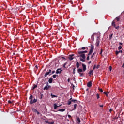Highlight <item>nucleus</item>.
I'll use <instances>...</instances> for the list:
<instances>
[{"label": "nucleus", "mask_w": 124, "mask_h": 124, "mask_svg": "<svg viewBox=\"0 0 124 124\" xmlns=\"http://www.w3.org/2000/svg\"><path fill=\"white\" fill-rule=\"evenodd\" d=\"M96 68V65H94L93 68V70H94Z\"/></svg>", "instance_id": "nucleus-40"}, {"label": "nucleus", "mask_w": 124, "mask_h": 124, "mask_svg": "<svg viewBox=\"0 0 124 124\" xmlns=\"http://www.w3.org/2000/svg\"><path fill=\"white\" fill-rule=\"evenodd\" d=\"M93 55H92V56H91V59H93Z\"/></svg>", "instance_id": "nucleus-60"}, {"label": "nucleus", "mask_w": 124, "mask_h": 124, "mask_svg": "<svg viewBox=\"0 0 124 124\" xmlns=\"http://www.w3.org/2000/svg\"><path fill=\"white\" fill-rule=\"evenodd\" d=\"M112 27H114L116 30H119L120 29V26L119 25H116V22H115L114 21L112 22Z\"/></svg>", "instance_id": "nucleus-5"}, {"label": "nucleus", "mask_w": 124, "mask_h": 124, "mask_svg": "<svg viewBox=\"0 0 124 124\" xmlns=\"http://www.w3.org/2000/svg\"><path fill=\"white\" fill-rule=\"evenodd\" d=\"M91 63H92V61H89L88 62V64H91Z\"/></svg>", "instance_id": "nucleus-51"}, {"label": "nucleus", "mask_w": 124, "mask_h": 124, "mask_svg": "<svg viewBox=\"0 0 124 124\" xmlns=\"http://www.w3.org/2000/svg\"><path fill=\"white\" fill-rule=\"evenodd\" d=\"M87 87H88V88H91L92 87V82H88Z\"/></svg>", "instance_id": "nucleus-16"}, {"label": "nucleus", "mask_w": 124, "mask_h": 124, "mask_svg": "<svg viewBox=\"0 0 124 124\" xmlns=\"http://www.w3.org/2000/svg\"><path fill=\"white\" fill-rule=\"evenodd\" d=\"M98 90L99 92H100L101 93H103V90H102V88H99Z\"/></svg>", "instance_id": "nucleus-32"}, {"label": "nucleus", "mask_w": 124, "mask_h": 124, "mask_svg": "<svg viewBox=\"0 0 124 124\" xmlns=\"http://www.w3.org/2000/svg\"><path fill=\"white\" fill-rule=\"evenodd\" d=\"M79 73L80 76H83V75H84V74L82 73Z\"/></svg>", "instance_id": "nucleus-41"}, {"label": "nucleus", "mask_w": 124, "mask_h": 124, "mask_svg": "<svg viewBox=\"0 0 124 124\" xmlns=\"http://www.w3.org/2000/svg\"><path fill=\"white\" fill-rule=\"evenodd\" d=\"M109 93H110L109 92H104V94H105L107 97H108Z\"/></svg>", "instance_id": "nucleus-13"}, {"label": "nucleus", "mask_w": 124, "mask_h": 124, "mask_svg": "<svg viewBox=\"0 0 124 124\" xmlns=\"http://www.w3.org/2000/svg\"><path fill=\"white\" fill-rule=\"evenodd\" d=\"M67 63H64L63 65V67H64V68H66V67H65V65H66Z\"/></svg>", "instance_id": "nucleus-37"}, {"label": "nucleus", "mask_w": 124, "mask_h": 124, "mask_svg": "<svg viewBox=\"0 0 124 124\" xmlns=\"http://www.w3.org/2000/svg\"><path fill=\"white\" fill-rule=\"evenodd\" d=\"M95 54H96V53L94 52V53H93V56H94V55H95Z\"/></svg>", "instance_id": "nucleus-58"}, {"label": "nucleus", "mask_w": 124, "mask_h": 124, "mask_svg": "<svg viewBox=\"0 0 124 124\" xmlns=\"http://www.w3.org/2000/svg\"><path fill=\"white\" fill-rule=\"evenodd\" d=\"M88 48V47L86 46V47H82L81 48H79L78 50L79 51H82V50H86V49H87Z\"/></svg>", "instance_id": "nucleus-17"}, {"label": "nucleus", "mask_w": 124, "mask_h": 124, "mask_svg": "<svg viewBox=\"0 0 124 124\" xmlns=\"http://www.w3.org/2000/svg\"><path fill=\"white\" fill-rule=\"evenodd\" d=\"M68 118H71V116L70 115H68Z\"/></svg>", "instance_id": "nucleus-55"}, {"label": "nucleus", "mask_w": 124, "mask_h": 124, "mask_svg": "<svg viewBox=\"0 0 124 124\" xmlns=\"http://www.w3.org/2000/svg\"><path fill=\"white\" fill-rule=\"evenodd\" d=\"M103 52V50L102 49V48L101 49V51L100 53V55H101V56H102V52Z\"/></svg>", "instance_id": "nucleus-34"}, {"label": "nucleus", "mask_w": 124, "mask_h": 124, "mask_svg": "<svg viewBox=\"0 0 124 124\" xmlns=\"http://www.w3.org/2000/svg\"><path fill=\"white\" fill-rule=\"evenodd\" d=\"M99 66H100L99 65H97V66L96 67V68L97 69H98V68H99Z\"/></svg>", "instance_id": "nucleus-46"}, {"label": "nucleus", "mask_w": 124, "mask_h": 124, "mask_svg": "<svg viewBox=\"0 0 124 124\" xmlns=\"http://www.w3.org/2000/svg\"><path fill=\"white\" fill-rule=\"evenodd\" d=\"M72 99V97L70 98V99L68 101L67 103V104H68V105H70V104H71V102H72V101H71Z\"/></svg>", "instance_id": "nucleus-12"}, {"label": "nucleus", "mask_w": 124, "mask_h": 124, "mask_svg": "<svg viewBox=\"0 0 124 124\" xmlns=\"http://www.w3.org/2000/svg\"><path fill=\"white\" fill-rule=\"evenodd\" d=\"M36 112L37 113V115H39V114H40V113L38 111H37Z\"/></svg>", "instance_id": "nucleus-52"}, {"label": "nucleus", "mask_w": 124, "mask_h": 124, "mask_svg": "<svg viewBox=\"0 0 124 124\" xmlns=\"http://www.w3.org/2000/svg\"><path fill=\"white\" fill-rule=\"evenodd\" d=\"M115 20H117V22H119L120 21V17H116Z\"/></svg>", "instance_id": "nucleus-35"}, {"label": "nucleus", "mask_w": 124, "mask_h": 124, "mask_svg": "<svg viewBox=\"0 0 124 124\" xmlns=\"http://www.w3.org/2000/svg\"><path fill=\"white\" fill-rule=\"evenodd\" d=\"M58 106H59V107H60V106H62V105H60Z\"/></svg>", "instance_id": "nucleus-61"}, {"label": "nucleus", "mask_w": 124, "mask_h": 124, "mask_svg": "<svg viewBox=\"0 0 124 124\" xmlns=\"http://www.w3.org/2000/svg\"><path fill=\"white\" fill-rule=\"evenodd\" d=\"M112 111H113V109H112V108H110L109 109V112H112Z\"/></svg>", "instance_id": "nucleus-50"}, {"label": "nucleus", "mask_w": 124, "mask_h": 124, "mask_svg": "<svg viewBox=\"0 0 124 124\" xmlns=\"http://www.w3.org/2000/svg\"><path fill=\"white\" fill-rule=\"evenodd\" d=\"M46 123H48L49 124H54V122H49L48 121H46Z\"/></svg>", "instance_id": "nucleus-31"}, {"label": "nucleus", "mask_w": 124, "mask_h": 124, "mask_svg": "<svg viewBox=\"0 0 124 124\" xmlns=\"http://www.w3.org/2000/svg\"><path fill=\"white\" fill-rule=\"evenodd\" d=\"M82 65L83 67V70L84 72H85V70H87V66L84 64H82Z\"/></svg>", "instance_id": "nucleus-11"}, {"label": "nucleus", "mask_w": 124, "mask_h": 124, "mask_svg": "<svg viewBox=\"0 0 124 124\" xmlns=\"http://www.w3.org/2000/svg\"><path fill=\"white\" fill-rule=\"evenodd\" d=\"M112 27H114L116 30H119L120 29V26L119 25H116V22H115L114 21L112 22Z\"/></svg>", "instance_id": "nucleus-6"}, {"label": "nucleus", "mask_w": 124, "mask_h": 124, "mask_svg": "<svg viewBox=\"0 0 124 124\" xmlns=\"http://www.w3.org/2000/svg\"><path fill=\"white\" fill-rule=\"evenodd\" d=\"M50 73H52V70L51 69H49L48 70V72H46L44 75V77H46V76H47V75H49Z\"/></svg>", "instance_id": "nucleus-9"}, {"label": "nucleus", "mask_w": 124, "mask_h": 124, "mask_svg": "<svg viewBox=\"0 0 124 124\" xmlns=\"http://www.w3.org/2000/svg\"><path fill=\"white\" fill-rule=\"evenodd\" d=\"M76 66H77V68H79V67H80V64H79V62H78L76 63Z\"/></svg>", "instance_id": "nucleus-22"}, {"label": "nucleus", "mask_w": 124, "mask_h": 124, "mask_svg": "<svg viewBox=\"0 0 124 124\" xmlns=\"http://www.w3.org/2000/svg\"><path fill=\"white\" fill-rule=\"evenodd\" d=\"M35 67H36V68H37H37H38V66L37 65H36Z\"/></svg>", "instance_id": "nucleus-56"}, {"label": "nucleus", "mask_w": 124, "mask_h": 124, "mask_svg": "<svg viewBox=\"0 0 124 124\" xmlns=\"http://www.w3.org/2000/svg\"><path fill=\"white\" fill-rule=\"evenodd\" d=\"M52 77L54 78V79H56V77H57V75H53L52 76Z\"/></svg>", "instance_id": "nucleus-38"}, {"label": "nucleus", "mask_w": 124, "mask_h": 124, "mask_svg": "<svg viewBox=\"0 0 124 124\" xmlns=\"http://www.w3.org/2000/svg\"><path fill=\"white\" fill-rule=\"evenodd\" d=\"M122 67H123V68H124V62L122 66Z\"/></svg>", "instance_id": "nucleus-42"}, {"label": "nucleus", "mask_w": 124, "mask_h": 124, "mask_svg": "<svg viewBox=\"0 0 124 124\" xmlns=\"http://www.w3.org/2000/svg\"><path fill=\"white\" fill-rule=\"evenodd\" d=\"M119 53H123V51L122 50H120V51H116V55H119Z\"/></svg>", "instance_id": "nucleus-23"}, {"label": "nucleus", "mask_w": 124, "mask_h": 124, "mask_svg": "<svg viewBox=\"0 0 124 124\" xmlns=\"http://www.w3.org/2000/svg\"><path fill=\"white\" fill-rule=\"evenodd\" d=\"M99 106L100 107H103V105H100Z\"/></svg>", "instance_id": "nucleus-54"}, {"label": "nucleus", "mask_w": 124, "mask_h": 124, "mask_svg": "<svg viewBox=\"0 0 124 124\" xmlns=\"http://www.w3.org/2000/svg\"><path fill=\"white\" fill-rule=\"evenodd\" d=\"M8 103H9L10 104H12V102L11 101H10V100H9V101H8Z\"/></svg>", "instance_id": "nucleus-44"}, {"label": "nucleus", "mask_w": 124, "mask_h": 124, "mask_svg": "<svg viewBox=\"0 0 124 124\" xmlns=\"http://www.w3.org/2000/svg\"><path fill=\"white\" fill-rule=\"evenodd\" d=\"M51 96L52 97V98H54V97H57V96H56L55 95H53L51 94Z\"/></svg>", "instance_id": "nucleus-30"}, {"label": "nucleus", "mask_w": 124, "mask_h": 124, "mask_svg": "<svg viewBox=\"0 0 124 124\" xmlns=\"http://www.w3.org/2000/svg\"><path fill=\"white\" fill-rule=\"evenodd\" d=\"M89 74H90V75H93V70H90L89 72Z\"/></svg>", "instance_id": "nucleus-18"}, {"label": "nucleus", "mask_w": 124, "mask_h": 124, "mask_svg": "<svg viewBox=\"0 0 124 124\" xmlns=\"http://www.w3.org/2000/svg\"><path fill=\"white\" fill-rule=\"evenodd\" d=\"M74 57V54H71L69 56L68 59L70 61H72L73 59H75V58Z\"/></svg>", "instance_id": "nucleus-8"}, {"label": "nucleus", "mask_w": 124, "mask_h": 124, "mask_svg": "<svg viewBox=\"0 0 124 124\" xmlns=\"http://www.w3.org/2000/svg\"><path fill=\"white\" fill-rule=\"evenodd\" d=\"M91 39L92 41H93V42L94 41V34H93L92 35Z\"/></svg>", "instance_id": "nucleus-14"}, {"label": "nucleus", "mask_w": 124, "mask_h": 124, "mask_svg": "<svg viewBox=\"0 0 124 124\" xmlns=\"http://www.w3.org/2000/svg\"><path fill=\"white\" fill-rule=\"evenodd\" d=\"M96 96H97V99H99V98H100V97H99V94H97Z\"/></svg>", "instance_id": "nucleus-45"}, {"label": "nucleus", "mask_w": 124, "mask_h": 124, "mask_svg": "<svg viewBox=\"0 0 124 124\" xmlns=\"http://www.w3.org/2000/svg\"><path fill=\"white\" fill-rule=\"evenodd\" d=\"M50 88H51V86L49 85V83L48 82H47L46 86L44 88L43 90L44 91H45V90L47 91V90H49V89H50Z\"/></svg>", "instance_id": "nucleus-7"}, {"label": "nucleus", "mask_w": 124, "mask_h": 124, "mask_svg": "<svg viewBox=\"0 0 124 124\" xmlns=\"http://www.w3.org/2000/svg\"><path fill=\"white\" fill-rule=\"evenodd\" d=\"M72 102H74V103H76V102H77V100H75V99H73L72 98V100H71Z\"/></svg>", "instance_id": "nucleus-25"}, {"label": "nucleus", "mask_w": 124, "mask_h": 124, "mask_svg": "<svg viewBox=\"0 0 124 124\" xmlns=\"http://www.w3.org/2000/svg\"><path fill=\"white\" fill-rule=\"evenodd\" d=\"M62 68H61V70H60L61 73H62Z\"/></svg>", "instance_id": "nucleus-57"}, {"label": "nucleus", "mask_w": 124, "mask_h": 124, "mask_svg": "<svg viewBox=\"0 0 124 124\" xmlns=\"http://www.w3.org/2000/svg\"><path fill=\"white\" fill-rule=\"evenodd\" d=\"M48 83H49V84H52V83H53V78H50L49 79Z\"/></svg>", "instance_id": "nucleus-19"}, {"label": "nucleus", "mask_w": 124, "mask_h": 124, "mask_svg": "<svg viewBox=\"0 0 124 124\" xmlns=\"http://www.w3.org/2000/svg\"><path fill=\"white\" fill-rule=\"evenodd\" d=\"M77 121L78 122V123H81V120H80V118L79 117L77 118Z\"/></svg>", "instance_id": "nucleus-28"}, {"label": "nucleus", "mask_w": 124, "mask_h": 124, "mask_svg": "<svg viewBox=\"0 0 124 124\" xmlns=\"http://www.w3.org/2000/svg\"><path fill=\"white\" fill-rule=\"evenodd\" d=\"M43 96V94H41V95L40 99H42Z\"/></svg>", "instance_id": "nucleus-49"}, {"label": "nucleus", "mask_w": 124, "mask_h": 124, "mask_svg": "<svg viewBox=\"0 0 124 124\" xmlns=\"http://www.w3.org/2000/svg\"><path fill=\"white\" fill-rule=\"evenodd\" d=\"M29 99L30 100V104H33V103L37 102V99L35 98H34L33 99V96L32 95H30Z\"/></svg>", "instance_id": "nucleus-2"}, {"label": "nucleus", "mask_w": 124, "mask_h": 124, "mask_svg": "<svg viewBox=\"0 0 124 124\" xmlns=\"http://www.w3.org/2000/svg\"><path fill=\"white\" fill-rule=\"evenodd\" d=\"M60 70H61V68L58 69L56 70V74H59V73L60 74H61V71H60Z\"/></svg>", "instance_id": "nucleus-15"}, {"label": "nucleus", "mask_w": 124, "mask_h": 124, "mask_svg": "<svg viewBox=\"0 0 124 124\" xmlns=\"http://www.w3.org/2000/svg\"><path fill=\"white\" fill-rule=\"evenodd\" d=\"M53 106H54V109H57V108H58V107H59V106H58V105H57L56 104H54L53 105Z\"/></svg>", "instance_id": "nucleus-24"}, {"label": "nucleus", "mask_w": 124, "mask_h": 124, "mask_svg": "<svg viewBox=\"0 0 124 124\" xmlns=\"http://www.w3.org/2000/svg\"><path fill=\"white\" fill-rule=\"evenodd\" d=\"M94 49V46H93V45H91V49H90L89 52L88 54V56L86 58L87 61H89V60H90V55H92V54L93 53V52Z\"/></svg>", "instance_id": "nucleus-1"}, {"label": "nucleus", "mask_w": 124, "mask_h": 124, "mask_svg": "<svg viewBox=\"0 0 124 124\" xmlns=\"http://www.w3.org/2000/svg\"><path fill=\"white\" fill-rule=\"evenodd\" d=\"M86 53H88V51L85 50V51H78V54L79 55H82L83 54H85Z\"/></svg>", "instance_id": "nucleus-10"}, {"label": "nucleus", "mask_w": 124, "mask_h": 124, "mask_svg": "<svg viewBox=\"0 0 124 124\" xmlns=\"http://www.w3.org/2000/svg\"><path fill=\"white\" fill-rule=\"evenodd\" d=\"M112 37H113V33L109 35V40H111L112 39Z\"/></svg>", "instance_id": "nucleus-26"}, {"label": "nucleus", "mask_w": 124, "mask_h": 124, "mask_svg": "<svg viewBox=\"0 0 124 124\" xmlns=\"http://www.w3.org/2000/svg\"><path fill=\"white\" fill-rule=\"evenodd\" d=\"M52 72V74H50V75H51V74H54V73H55V71H53Z\"/></svg>", "instance_id": "nucleus-48"}, {"label": "nucleus", "mask_w": 124, "mask_h": 124, "mask_svg": "<svg viewBox=\"0 0 124 124\" xmlns=\"http://www.w3.org/2000/svg\"><path fill=\"white\" fill-rule=\"evenodd\" d=\"M70 82V79L68 78V83H69Z\"/></svg>", "instance_id": "nucleus-53"}, {"label": "nucleus", "mask_w": 124, "mask_h": 124, "mask_svg": "<svg viewBox=\"0 0 124 124\" xmlns=\"http://www.w3.org/2000/svg\"><path fill=\"white\" fill-rule=\"evenodd\" d=\"M59 112H64L65 111V108H62L58 110Z\"/></svg>", "instance_id": "nucleus-21"}, {"label": "nucleus", "mask_w": 124, "mask_h": 124, "mask_svg": "<svg viewBox=\"0 0 124 124\" xmlns=\"http://www.w3.org/2000/svg\"><path fill=\"white\" fill-rule=\"evenodd\" d=\"M75 69H76V68H74L73 69V74L75 73Z\"/></svg>", "instance_id": "nucleus-43"}, {"label": "nucleus", "mask_w": 124, "mask_h": 124, "mask_svg": "<svg viewBox=\"0 0 124 124\" xmlns=\"http://www.w3.org/2000/svg\"><path fill=\"white\" fill-rule=\"evenodd\" d=\"M109 71H112V66H110L109 67Z\"/></svg>", "instance_id": "nucleus-39"}, {"label": "nucleus", "mask_w": 124, "mask_h": 124, "mask_svg": "<svg viewBox=\"0 0 124 124\" xmlns=\"http://www.w3.org/2000/svg\"><path fill=\"white\" fill-rule=\"evenodd\" d=\"M62 58L64 59V60H66L65 58H64V57H62Z\"/></svg>", "instance_id": "nucleus-59"}, {"label": "nucleus", "mask_w": 124, "mask_h": 124, "mask_svg": "<svg viewBox=\"0 0 124 124\" xmlns=\"http://www.w3.org/2000/svg\"><path fill=\"white\" fill-rule=\"evenodd\" d=\"M32 110L33 111V112H34L35 113H36L37 109H36V108H32Z\"/></svg>", "instance_id": "nucleus-27"}, {"label": "nucleus", "mask_w": 124, "mask_h": 124, "mask_svg": "<svg viewBox=\"0 0 124 124\" xmlns=\"http://www.w3.org/2000/svg\"><path fill=\"white\" fill-rule=\"evenodd\" d=\"M83 71H83V69H82L79 68V69H78V73H81V72H83Z\"/></svg>", "instance_id": "nucleus-20"}, {"label": "nucleus", "mask_w": 124, "mask_h": 124, "mask_svg": "<svg viewBox=\"0 0 124 124\" xmlns=\"http://www.w3.org/2000/svg\"><path fill=\"white\" fill-rule=\"evenodd\" d=\"M78 58H80L81 62H86V55L85 54H79L78 56Z\"/></svg>", "instance_id": "nucleus-3"}, {"label": "nucleus", "mask_w": 124, "mask_h": 124, "mask_svg": "<svg viewBox=\"0 0 124 124\" xmlns=\"http://www.w3.org/2000/svg\"><path fill=\"white\" fill-rule=\"evenodd\" d=\"M122 45H123V43H119V46H122Z\"/></svg>", "instance_id": "nucleus-47"}, {"label": "nucleus", "mask_w": 124, "mask_h": 124, "mask_svg": "<svg viewBox=\"0 0 124 124\" xmlns=\"http://www.w3.org/2000/svg\"><path fill=\"white\" fill-rule=\"evenodd\" d=\"M99 43H100V37L99 36L97 37L96 41L95 43V45L97 47L99 46Z\"/></svg>", "instance_id": "nucleus-4"}, {"label": "nucleus", "mask_w": 124, "mask_h": 124, "mask_svg": "<svg viewBox=\"0 0 124 124\" xmlns=\"http://www.w3.org/2000/svg\"><path fill=\"white\" fill-rule=\"evenodd\" d=\"M76 107H77V104H75L74 105V110H75V109H76Z\"/></svg>", "instance_id": "nucleus-33"}, {"label": "nucleus", "mask_w": 124, "mask_h": 124, "mask_svg": "<svg viewBox=\"0 0 124 124\" xmlns=\"http://www.w3.org/2000/svg\"><path fill=\"white\" fill-rule=\"evenodd\" d=\"M37 88V85H35L32 88V90H34V89Z\"/></svg>", "instance_id": "nucleus-29"}, {"label": "nucleus", "mask_w": 124, "mask_h": 124, "mask_svg": "<svg viewBox=\"0 0 124 124\" xmlns=\"http://www.w3.org/2000/svg\"><path fill=\"white\" fill-rule=\"evenodd\" d=\"M123 48V46H119L118 47V50H121V49H122Z\"/></svg>", "instance_id": "nucleus-36"}]
</instances>
